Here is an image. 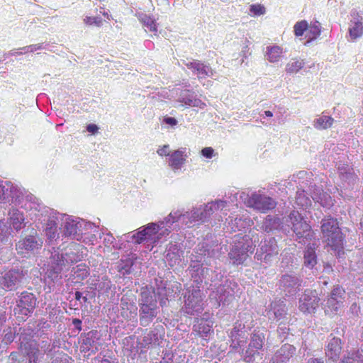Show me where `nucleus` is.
Wrapping results in <instances>:
<instances>
[{"label": "nucleus", "mask_w": 363, "mask_h": 363, "mask_svg": "<svg viewBox=\"0 0 363 363\" xmlns=\"http://www.w3.org/2000/svg\"><path fill=\"white\" fill-rule=\"evenodd\" d=\"M345 301V290L341 286L333 287L329 295L324 300L323 308L325 315L334 318L340 315L344 308Z\"/></svg>", "instance_id": "obj_1"}, {"label": "nucleus", "mask_w": 363, "mask_h": 363, "mask_svg": "<svg viewBox=\"0 0 363 363\" xmlns=\"http://www.w3.org/2000/svg\"><path fill=\"white\" fill-rule=\"evenodd\" d=\"M289 226L295 233L297 238L311 240L314 233L308 222L297 211H292L289 215Z\"/></svg>", "instance_id": "obj_2"}, {"label": "nucleus", "mask_w": 363, "mask_h": 363, "mask_svg": "<svg viewBox=\"0 0 363 363\" xmlns=\"http://www.w3.org/2000/svg\"><path fill=\"white\" fill-rule=\"evenodd\" d=\"M37 306V298L30 292L23 291L16 301L13 309L14 315L18 319L25 320L34 311Z\"/></svg>", "instance_id": "obj_3"}, {"label": "nucleus", "mask_w": 363, "mask_h": 363, "mask_svg": "<svg viewBox=\"0 0 363 363\" xmlns=\"http://www.w3.org/2000/svg\"><path fill=\"white\" fill-rule=\"evenodd\" d=\"M43 244L37 232L33 230V233L28 236L22 238L16 244V250L18 255L28 257L31 254L40 250Z\"/></svg>", "instance_id": "obj_4"}, {"label": "nucleus", "mask_w": 363, "mask_h": 363, "mask_svg": "<svg viewBox=\"0 0 363 363\" xmlns=\"http://www.w3.org/2000/svg\"><path fill=\"white\" fill-rule=\"evenodd\" d=\"M294 33L296 37L303 36L305 33L306 44L316 40L321 34V25L318 21L308 24L306 20L296 22L294 26Z\"/></svg>", "instance_id": "obj_5"}, {"label": "nucleus", "mask_w": 363, "mask_h": 363, "mask_svg": "<svg viewBox=\"0 0 363 363\" xmlns=\"http://www.w3.org/2000/svg\"><path fill=\"white\" fill-rule=\"evenodd\" d=\"M264 337L257 333H253L250 342L246 350L245 360L249 363H258L262 359V354L259 353L264 344Z\"/></svg>", "instance_id": "obj_6"}, {"label": "nucleus", "mask_w": 363, "mask_h": 363, "mask_svg": "<svg viewBox=\"0 0 363 363\" xmlns=\"http://www.w3.org/2000/svg\"><path fill=\"white\" fill-rule=\"evenodd\" d=\"M320 298L315 291L306 290L299 300V309L306 314L315 313L318 308Z\"/></svg>", "instance_id": "obj_7"}, {"label": "nucleus", "mask_w": 363, "mask_h": 363, "mask_svg": "<svg viewBox=\"0 0 363 363\" xmlns=\"http://www.w3.org/2000/svg\"><path fill=\"white\" fill-rule=\"evenodd\" d=\"M278 246L274 238L265 240L260 244L259 250L256 253L258 260L269 262L272 258L278 255Z\"/></svg>", "instance_id": "obj_8"}, {"label": "nucleus", "mask_w": 363, "mask_h": 363, "mask_svg": "<svg viewBox=\"0 0 363 363\" xmlns=\"http://www.w3.org/2000/svg\"><path fill=\"white\" fill-rule=\"evenodd\" d=\"M248 206L262 212L267 213L276 207L277 203L270 197L260 194H252L247 201Z\"/></svg>", "instance_id": "obj_9"}, {"label": "nucleus", "mask_w": 363, "mask_h": 363, "mask_svg": "<svg viewBox=\"0 0 363 363\" xmlns=\"http://www.w3.org/2000/svg\"><path fill=\"white\" fill-rule=\"evenodd\" d=\"M185 65L196 75L198 80L200 82L208 77H211L214 74V70L209 65L204 64L198 60L186 62Z\"/></svg>", "instance_id": "obj_10"}, {"label": "nucleus", "mask_w": 363, "mask_h": 363, "mask_svg": "<svg viewBox=\"0 0 363 363\" xmlns=\"http://www.w3.org/2000/svg\"><path fill=\"white\" fill-rule=\"evenodd\" d=\"M23 274L18 269H11L5 272L0 279V284L4 289L12 291L21 282Z\"/></svg>", "instance_id": "obj_11"}, {"label": "nucleus", "mask_w": 363, "mask_h": 363, "mask_svg": "<svg viewBox=\"0 0 363 363\" xmlns=\"http://www.w3.org/2000/svg\"><path fill=\"white\" fill-rule=\"evenodd\" d=\"M253 250L254 248L250 245L246 246L243 245L241 247L236 245L231 249L228 255L233 260L234 264L240 265L242 264L249 257L248 252L252 253Z\"/></svg>", "instance_id": "obj_12"}, {"label": "nucleus", "mask_w": 363, "mask_h": 363, "mask_svg": "<svg viewBox=\"0 0 363 363\" xmlns=\"http://www.w3.org/2000/svg\"><path fill=\"white\" fill-rule=\"evenodd\" d=\"M323 238L327 245L331 247L332 250L336 252V255L338 257L344 255L345 236L342 231L335 233L330 236L323 237Z\"/></svg>", "instance_id": "obj_13"}, {"label": "nucleus", "mask_w": 363, "mask_h": 363, "mask_svg": "<svg viewBox=\"0 0 363 363\" xmlns=\"http://www.w3.org/2000/svg\"><path fill=\"white\" fill-rule=\"evenodd\" d=\"M342 340L340 338L333 337L325 348V355L329 359L337 361L342 352Z\"/></svg>", "instance_id": "obj_14"}, {"label": "nucleus", "mask_w": 363, "mask_h": 363, "mask_svg": "<svg viewBox=\"0 0 363 363\" xmlns=\"http://www.w3.org/2000/svg\"><path fill=\"white\" fill-rule=\"evenodd\" d=\"M186 157V148L175 150L169 155V165L172 169L177 170L185 163Z\"/></svg>", "instance_id": "obj_15"}, {"label": "nucleus", "mask_w": 363, "mask_h": 363, "mask_svg": "<svg viewBox=\"0 0 363 363\" xmlns=\"http://www.w3.org/2000/svg\"><path fill=\"white\" fill-rule=\"evenodd\" d=\"M157 301H152L149 303H143L140 306V319L152 320L157 315Z\"/></svg>", "instance_id": "obj_16"}, {"label": "nucleus", "mask_w": 363, "mask_h": 363, "mask_svg": "<svg viewBox=\"0 0 363 363\" xmlns=\"http://www.w3.org/2000/svg\"><path fill=\"white\" fill-rule=\"evenodd\" d=\"M341 231L337 219L330 216L322 220L321 232L323 237L330 236L331 235Z\"/></svg>", "instance_id": "obj_17"}, {"label": "nucleus", "mask_w": 363, "mask_h": 363, "mask_svg": "<svg viewBox=\"0 0 363 363\" xmlns=\"http://www.w3.org/2000/svg\"><path fill=\"white\" fill-rule=\"evenodd\" d=\"M157 232L158 226L155 223H152L147 225L143 230L138 232L134 237L136 242L141 243L145 240L151 239Z\"/></svg>", "instance_id": "obj_18"}, {"label": "nucleus", "mask_w": 363, "mask_h": 363, "mask_svg": "<svg viewBox=\"0 0 363 363\" xmlns=\"http://www.w3.org/2000/svg\"><path fill=\"white\" fill-rule=\"evenodd\" d=\"M352 16L357 21L354 22V25L349 28L350 36L352 40H356L363 35V23L362 18L357 11H354Z\"/></svg>", "instance_id": "obj_19"}, {"label": "nucleus", "mask_w": 363, "mask_h": 363, "mask_svg": "<svg viewBox=\"0 0 363 363\" xmlns=\"http://www.w3.org/2000/svg\"><path fill=\"white\" fill-rule=\"evenodd\" d=\"M296 348L290 344L283 345L275 354L277 360L281 362L288 361L295 353Z\"/></svg>", "instance_id": "obj_20"}, {"label": "nucleus", "mask_w": 363, "mask_h": 363, "mask_svg": "<svg viewBox=\"0 0 363 363\" xmlns=\"http://www.w3.org/2000/svg\"><path fill=\"white\" fill-rule=\"evenodd\" d=\"M213 323L201 318L198 320V324L194 325V330L201 337H207L213 332Z\"/></svg>", "instance_id": "obj_21"}, {"label": "nucleus", "mask_w": 363, "mask_h": 363, "mask_svg": "<svg viewBox=\"0 0 363 363\" xmlns=\"http://www.w3.org/2000/svg\"><path fill=\"white\" fill-rule=\"evenodd\" d=\"M89 275V268L85 264H80L72 269V277L76 282L83 281Z\"/></svg>", "instance_id": "obj_22"}, {"label": "nucleus", "mask_w": 363, "mask_h": 363, "mask_svg": "<svg viewBox=\"0 0 363 363\" xmlns=\"http://www.w3.org/2000/svg\"><path fill=\"white\" fill-rule=\"evenodd\" d=\"M282 48L278 45L268 46L267 47L265 56L269 62L274 63L279 61L282 55Z\"/></svg>", "instance_id": "obj_23"}, {"label": "nucleus", "mask_w": 363, "mask_h": 363, "mask_svg": "<svg viewBox=\"0 0 363 363\" xmlns=\"http://www.w3.org/2000/svg\"><path fill=\"white\" fill-rule=\"evenodd\" d=\"M304 264L307 267L312 268L317 263V257L315 254V249L312 246H307L304 252Z\"/></svg>", "instance_id": "obj_24"}, {"label": "nucleus", "mask_w": 363, "mask_h": 363, "mask_svg": "<svg viewBox=\"0 0 363 363\" xmlns=\"http://www.w3.org/2000/svg\"><path fill=\"white\" fill-rule=\"evenodd\" d=\"M304 65L303 60L294 58L286 64L285 70L288 74H296L303 67Z\"/></svg>", "instance_id": "obj_25"}, {"label": "nucleus", "mask_w": 363, "mask_h": 363, "mask_svg": "<svg viewBox=\"0 0 363 363\" xmlns=\"http://www.w3.org/2000/svg\"><path fill=\"white\" fill-rule=\"evenodd\" d=\"M334 122L331 116H322L314 121L313 125L316 129L325 130L330 128Z\"/></svg>", "instance_id": "obj_26"}, {"label": "nucleus", "mask_w": 363, "mask_h": 363, "mask_svg": "<svg viewBox=\"0 0 363 363\" xmlns=\"http://www.w3.org/2000/svg\"><path fill=\"white\" fill-rule=\"evenodd\" d=\"M201 291L199 289H194L189 296L187 305L191 308H194L201 301Z\"/></svg>", "instance_id": "obj_27"}, {"label": "nucleus", "mask_w": 363, "mask_h": 363, "mask_svg": "<svg viewBox=\"0 0 363 363\" xmlns=\"http://www.w3.org/2000/svg\"><path fill=\"white\" fill-rule=\"evenodd\" d=\"M250 11L253 16H261L265 13L266 9L260 4H255L250 5Z\"/></svg>", "instance_id": "obj_28"}, {"label": "nucleus", "mask_w": 363, "mask_h": 363, "mask_svg": "<svg viewBox=\"0 0 363 363\" xmlns=\"http://www.w3.org/2000/svg\"><path fill=\"white\" fill-rule=\"evenodd\" d=\"M16 217H12L11 218V220H12V224H13V228L18 230H20L22 226V222L23 221L24 218H23V216L22 213L18 212L16 213Z\"/></svg>", "instance_id": "obj_29"}, {"label": "nucleus", "mask_w": 363, "mask_h": 363, "mask_svg": "<svg viewBox=\"0 0 363 363\" xmlns=\"http://www.w3.org/2000/svg\"><path fill=\"white\" fill-rule=\"evenodd\" d=\"M65 234L74 235L77 234V226L76 224L67 222L65 225Z\"/></svg>", "instance_id": "obj_30"}, {"label": "nucleus", "mask_w": 363, "mask_h": 363, "mask_svg": "<svg viewBox=\"0 0 363 363\" xmlns=\"http://www.w3.org/2000/svg\"><path fill=\"white\" fill-rule=\"evenodd\" d=\"M84 21L86 24H88V25H93V24H95L97 26H101V19L100 18H98V17H90V16H86L84 19Z\"/></svg>", "instance_id": "obj_31"}, {"label": "nucleus", "mask_w": 363, "mask_h": 363, "mask_svg": "<svg viewBox=\"0 0 363 363\" xmlns=\"http://www.w3.org/2000/svg\"><path fill=\"white\" fill-rule=\"evenodd\" d=\"M281 281L284 286H291L295 283V279L291 275L285 274L282 276Z\"/></svg>", "instance_id": "obj_32"}, {"label": "nucleus", "mask_w": 363, "mask_h": 363, "mask_svg": "<svg viewBox=\"0 0 363 363\" xmlns=\"http://www.w3.org/2000/svg\"><path fill=\"white\" fill-rule=\"evenodd\" d=\"M201 152L203 157L208 159H211L214 156V150L211 147L203 148Z\"/></svg>", "instance_id": "obj_33"}, {"label": "nucleus", "mask_w": 363, "mask_h": 363, "mask_svg": "<svg viewBox=\"0 0 363 363\" xmlns=\"http://www.w3.org/2000/svg\"><path fill=\"white\" fill-rule=\"evenodd\" d=\"M145 23H146L147 27L149 28L150 31L156 32L157 30V25L154 20H152L150 17H147Z\"/></svg>", "instance_id": "obj_34"}, {"label": "nucleus", "mask_w": 363, "mask_h": 363, "mask_svg": "<svg viewBox=\"0 0 363 363\" xmlns=\"http://www.w3.org/2000/svg\"><path fill=\"white\" fill-rule=\"evenodd\" d=\"M157 153L163 157V156H169L171 154L169 152V145H164L160 147L157 150Z\"/></svg>", "instance_id": "obj_35"}, {"label": "nucleus", "mask_w": 363, "mask_h": 363, "mask_svg": "<svg viewBox=\"0 0 363 363\" xmlns=\"http://www.w3.org/2000/svg\"><path fill=\"white\" fill-rule=\"evenodd\" d=\"M350 312L355 317L359 316L360 306L357 303H353L350 308Z\"/></svg>", "instance_id": "obj_36"}, {"label": "nucleus", "mask_w": 363, "mask_h": 363, "mask_svg": "<svg viewBox=\"0 0 363 363\" xmlns=\"http://www.w3.org/2000/svg\"><path fill=\"white\" fill-rule=\"evenodd\" d=\"M57 231V227L56 226H51L50 228H47L45 230L46 235L48 236L50 239H52L55 238Z\"/></svg>", "instance_id": "obj_37"}, {"label": "nucleus", "mask_w": 363, "mask_h": 363, "mask_svg": "<svg viewBox=\"0 0 363 363\" xmlns=\"http://www.w3.org/2000/svg\"><path fill=\"white\" fill-rule=\"evenodd\" d=\"M39 48L40 46H38L37 45H30L21 48V50H23L24 52H33Z\"/></svg>", "instance_id": "obj_38"}, {"label": "nucleus", "mask_w": 363, "mask_h": 363, "mask_svg": "<svg viewBox=\"0 0 363 363\" xmlns=\"http://www.w3.org/2000/svg\"><path fill=\"white\" fill-rule=\"evenodd\" d=\"M7 198V194L5 191V187L0 185V203L4 202Z\"/></svg>", "instance_id": "obj_39"}, {"label": "nucleus", "mask_w": 363, "mask_h": 363, "mask_svg": "<svg viewBox=\"0 0 363 363\" xmlns=\"http://www.w3.org/2000/svg\"><path fill=\"white\" fill-rule=\"evenodd\" d=\"M86 130L87 131H89V133H95L98 131L99 130V128L95 124H89L87 126H86Z\"/></svg>", "instance_id": "obj_40"}, {"label": "nucleus", "mask_w": 363, "mask_h": 363, "mask_svg": "<svg viewBox=\"0 0 363 363\" xmlns=\"http://www.w3.org/2000/svg\"><path fill=\"white\" fill-rule=\"evenodd\" d=\"M164 122L167 124L171 125H175L177 123V120L174 118L172 117H167L164 118Z\"/></svg>", "instance_id": "obj_41"}, {"label": "nucleus", "mask_w": 363, "mask_h": 363, "mask_svg": "<svg viewBox=\"0 0 363 363\" xmlns=\"http://www.w3.org/2000/svg\"><path fill=\"white\" fill-rule=\"evenodd\" d=\"M323 196L326 197V199H328V201H327L325 203H322L323 206H328L333 204L332 199L329 195H328L327 194H324Z\"/></svg>", "instance_id": "obj_42"}, {"label": "nucleus", "mask_w": 363, "mask_h": 363, "mask_svg": "<svg viewBox=\"0 0 363 363\" xmlns=\"http://www.w3.org/2000/svg\"><path fill=\"white\" fill-rule=\"evenodd\" d=\"M308 363H324L322 359L311 358L308 359Z\"/></svg>", "instance_id": "obj_43"}, {"label": "nucleus", "mask_w": 363, "mask_h": 363, "mask_svg": "<svg viewBox=\"0 0 363 363\" xmlns=\"http://www.w3.org/2000/svg\"><path fill=\"white\" fill-rule=\"evenodd\" d=\"M48 276L52 279H55L58 277V274L59 272H54L52 270H49L48 271Z\"/></svg>", "instance_id": "obj_44"}, {"label": "nucleus", "mask_w": 363, "mask_h": 363, "mask_svg": "<svg viewBox=\"0 0 363 363\" xmlns=\"http://www.w3.org/2000/svg\"><path fill=\"white\" fill-rule=\"evenodd\" d=\"M73 324L77 327L82 324V321L79 319L75 318L73 320Z\"/></svg>", "instance_id": "obj_45"}, {"label": "nucleus", "mask_w": 363, "mask_h": 363, "mask_svg": "<svg viewBox=\"0 0 363 363\" xmlns=\"http://www.w3.org/2000/svg\"><path fill=\"white\" fill-rule=\"evenodd\" d=\"M81 298H82V293L79 292V291H76L75 292V298H76V300L80 301Z\"/></svg>", "instance_id": "obj_46"}, {"label": "nucleus", "mask_w": 363, "mask_h": 363, "mask_svg": "<svg viewBox=\"0 0 363 363\" xmlns=\"http://www.w3.org/2000/svg\"><path fill=\"white\" fill-rule=\"evenodd\" d=\"M16 357H17V353L16 352H11V354H10V357L12 360H15L16 361Z\"/></svg>", "instance_id": "obj_47"}, {"label": "nucleus", "mask_w": 363, "mask_h": 363, "mask_svg": "<svg viewBox=\"0 0 363 363\" xmlns=\"http://www.w3.org/2000/svg\"><path fill=\"white\" fill-rule=\"evenodd\" d=\"M6 318L4 315L1 314L0 315V326L3 324L4 322H5Z\"/></svg>", "instance_id": "obj_48"}, {"label": "nucleus", "mask_w": 363, "mask_h": 363, "mask_svg": "<svg viewBox=\"0 0 363 363\" xmlns=\"http://www.w3.org/2000/svg\"><path fill=\"white\" fill-rule=\"evenodd\" d=\"M264 115L267 116V117H272L273 116V113L272 111H264Z\"/></svg>", "instance_id": "obj_49"}, {"label": "nucleus", "mask_w": 363, "mask_h": 363, "mask_svg": "<svg viewBox=\"0 0 363 363\" xmlns=\"http://www.w3.org/2000/svg\"><path fill=\"white\" fill-rule=\"evenodd\" d=\"M349 359H350L349 357L345 358L340 363H348L347 360H349Z\"/></svg>", "instance_id": "obj_50"}, {"label": "nucleus", "mask_w": 363, "mask_h": 363, "mask_svg": "<svg viewBox=\"0 0 363 363\" xmlns=\"http://www.w3.org/2000/svg\"><path fill=\"white\" fill-rule=\"evenodd\" d=\"M104 362L105 363H110V362H109L108 360H107V359H105Z\"/></svg>", "instance_id": "obj_51"}]
</instances>
